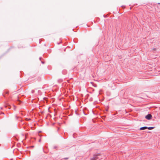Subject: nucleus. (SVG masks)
<instances>
[{
    "label": "nucleus",
    "instance_id": "nucleus-1",
    "mask_svg": "<svg viewBox=\"0 0 160 160\" xmlns=\"http://www.w3.org/2000/svg\"><path fill=\"white\" fill-rule=\"evenodd\" d=\"M101 156L99 153L95 154L93 155V157L90 160H97V159H100L99 157Z\"/></svg>",
    "mask_w": 160,
    "mask_h": 160
},
{
    "label": "nucleus",
    "instance_id": "nucleus-2",
    "mask_svg": "<svg viewBox=\"0 0 160 160\" xmlns=\"http://www.w3.org/2000/svg\"><path fill=\"white\" fill-rule=\"evenodd\" d=\"M152 118V116L151 114H148L146 115L145 117V118L148 120H149L151 119Z\"/></svg>",
    "mask_w": 160,
    "mask_h": 160
},
{
    "label": "nucleus",
    "instance_id": "nucleus-3",
    "mask_svg": "<svg viewBox=\"0 0 160 160\" xmlns=\"http://www.w3.org/2000/svg\"><path fill=\"white\" fill-rule=\"evenodd\" d=\"M147 127H146V126L140 128V130H145V129H147Z\"/></svg>",
    "mask_w": 160,
    "mask_h": 160
},
{
    "label": "nucleus",
    "instance_id": "nucleus-4",
    "mask_svg": "<svg viewBox=\"0 0 160 160\" xmlns=\"http://www.w3.org/2000/svg\"><path fill=\"white\" fill-rule=\"evenodd\" d=\"M154 128V127H147V129H148L149 130H152V129H153Z\"/></svg>",
    "mask_w": 160,
    "mask_h": 160
},
{
    "label": "nucleus",
    "instance_id": "nucleus-5",
    "mask_svg": "<svg viewBox=\"0 0 160 160\" xmlns=\"http://www.w3.org/2000/svg\"><path fill=\"white\" fill-rule=\"evenodd\" d=\"M42 59V58L41 57L39 58V60L41 61L42 63L43 64L44 63V62L41 61Z\"/></svg>",
    "mask_w": 160,
    "mask_h": 160
},
{
    "label": "nucleus",
    "instance_id": "nucleus-6",
    "mask_svg": "<svg viewBox=\"0 0 160 160\" xmlns=\"http://www.w3.org/2000/svg\"><path fill=\"white\" fill-rule=\"evenodd\" d=\"M14 48V47H11L9 49V50H11L12 48Z\"/></svg>",
    "mask_w": 160,
    "mask_h": 160
},
{
    "label": "nucleus",
    "instance_id": "nucleus-7",
    "mask_svg": "<svg viewBox=\"0 0 160 160\" xmlns=\"http://www.w3.org/2000/svg\"><path fill=\"white\" fill-rule=\"evenodd\" d=\"M9 93V92L8 91H6L5 92V94H8Z\"/></svg>",
    "mask_w": 160,
    "mask_h": 160
},
{
    "label": "nucleus",
    "instance_id": "nucleus-8",
    "mask_svg": "<svg viewBox=\"0 0 160 160\" xmlns=\"http://www.w3.org/2000/svg\"><path fill=\"white\" fill-rule=\"evenodd\" d=\"M41 93V92L40 91H38V94H39L40 95Z\"/></svg>",
    "mask_w": 160,
    "mask_h": 160
},
{
    "label": "nucleus",
    "instance_id": "nucleus-9",
    "mask_svg": "<svg viewBox=\"0 0 160 160\" xmlns=\"http://www.w3.org/2000/svg\"><path fill=\"white\" fill-rule=\"evenodd\" d=\"M13 107H14V110H15L16 109V107L15 106L13 105Z\"/></svg>",
    "mask_w": 160,
    "mask_h": 160
},
{
    "label": "nucleus",
    "instance_id": "nucleus-10",
    "mask_svg": "<svg viewBox=\"0 0 160 160\" xmlns=\"http://www.w3.org/2000/svg\"><path fill=\"white\" fill-rule=\"evenodd\" d=\"M53 98H52V99H51V101H50V102H53Z\"/></svg>",
    "mask_w": 160,
    "mask_h": 160
},
{
    "label": "nucleus",
    "instance_id": "nucleus-11",
    "mask_svg": "<svg viewBox=\"0 0 160 160\" xmlns=\"http://www.w3.org/2000/svg\"><path fill=\"white\" fill-rule=\"evenodd\" d=\"M4 114L3 112H2L1 113H0V115L1 114H3L4 115Z\"/></svg>",
    "mask_w": 160,
    "mask_h": 160
},
{
    "label": "nucleus",
    "instance_id": "nucleus-12",
    "mask_svg": "<svg viewBox=\"0 0 160 160\" xmlns=\"http://www.w3.org/2000/svg\"><path fill=\"white\" fill-rule=\"evenodd\" d=\"M8 109H10V108H10V106L9 105H8Z\"/></svg>",
    "mask_w": 160,
    "mask_h": 160
},
{
    "label": "nucleus",
    "instance_id": "nucleus-13",
    "mask_svg": "<svg viewBox=\"0 0 160 160\" xmlns=\"http://www.w3.org/2000/svg\"><path fill=\"white\" fill-rule=\"evenodd\" d=\"M53 148H54V149H56V148H57V147L56 146H54Z\"/></svg>",
    "mask_w": 160,
    "mask_h": 160
},
{
    "label": "nucleus",
    "instance_id": "nucleus-14",
    "mask_svg": "<svg viewBox=\"0 0 160 160\" xmlns=\"http://www.w3.org/2000/svg\"><path fill=\"white\" fill-rule=\"evenodd\" d=\"M15 117H16V119H18V117H17L16 116H15Z\"/></svg>",
    "mask_w": 160,
    "mask_h": 160
},
{
    "label": "nucleus",
    "instance_id": "nucleus-15",
    "mask_svg": "<svg viewBox=\"0 0 160 160\" xmlns=\"http://www.w3.org/2000/svg\"><path fill=\"white\" fill-rule=\"evenodd\" d=\"M49 116H50V115H49V114H48L47 116V118L48 117H49Z\"/></svg>",
    "mask_w": 160,
    "mask_h": 160
},
{
    "label": "nucleus",
    "instance_id": "nucleus-16",
    "mask_svg": "<svg viewBox=\"0 0 160 160\" xmlns=\"http://www.w3.org/2000/svg\"><path fill=\"white\" fill-rule=\"evenodd\" d=\"M63 159H68V158H64Z\"/></svg>",
    "mask_w": 160,
    "mask_h": 160
},
{
    "label": "nucleus",
    "instance_id": "nucleus-17",
    "mask_svg": "<svg viewBox=\"0 0 160 160\" xmlns=\"http://www.w3.org/2000/svg\"><path fill=\"white\" fill-rule=\"evenodd\" d=\"M50 109V107H48V110L49 111V112H50L49 110Z\"/></svg>",
    "mask_w": 160,
    "mask_h": 160
},
{
    "label": "nucleus",
    "instance_id": "nucleus-18",
    "mask_svg": "<svg viewBox=\"0 0 160 160\" xmlns=\"http://www.w3.org/2000/svg\"><path fill=\"white\" fill-rule=\"evenodd\" d=\"M3 96L4 97H5V94H3Z\"/></svg>",
    "mask_w": 160,
    "mask_h": 160
},
{
    "label": "nucleus",
    "instance_id": "nucleus-19",
    "mask_svg": "<svg viewBox=\"0 0 160 160\" xmlns=\"http://www.w3.org/2000/svg\"><path fill=\"white\" fill-rule=\"evenodd\" d=\"M34 92V90H32V93H33Z\"/></svg>",
    "mask_w": 160,
    "mask_h": 160
},
{
    "label": "nucleus",
    "instance_id": "nucleus-20",
    "mask_svg": "<svg viewBox=\"0 0 160 160\" xmlns=\"http://www.w3.org/2000/svg\"><path fill=\"white\" fill-rule=\"evenodd\" d=\"M18 101L19 102H21V101H20L19 100H18Z\"/></svg>",
    "mask_w": 160,
    "mask_h": 160
},
{
    "label": "nucleus",
    "instance_id": "nucleus-21",
    "mask_svg": "<svg viewBox=\"0 0 160 160\" xmlns=\"http://www.w3.org/2000/svg\"><path fill=\"white\" fill-rule=\"evenodd\" d=\"M33 147H34L33 146H32L31 147H32V148H33Z\"/></svg>",
    "mask_w": 160,
    "mask_h": 160
},
{
    "label": "nucleus",
    "instance_id": "nucleus-22",
    "mask_svg": "<svg viewBox=\"0 0 160 160\" xmlns=\"http://www.w3.org/2000/svg\"><path fill=\"white\" fill-rule=\"evenodd\" d=\"M40 141H41V140H40H40H39V142H40Z\"/></svg>",
    "mask_w": 160,
    "mask_h": 160
},
{
    "label": "nucleus",
    "instance_id": "nucleus-23",
    "mask_svg": "<svg viewBox=\"0 0 160 160\" xmlns=\"http://www.w3.org/2000/svg\"><path fill=\"white\" fill-rule=\"evenodd\" d=\"M5 107H7V106H5Z\"/></svg>",
    "mask_w": 160,
    "mask_h": 160
},
{
    "label": "nucleus",
    "instance_id": "nucleus-24",
    "mask_svg": "<svg viewBox=\"0 0 160 160\" xmlns=\"http://www.w3.org/2000/svg\"><path fill=\"white\" fill-rule=\"evenodd\" d=\"M103 16H104V17H105V16H104V15H103Z\"/></svg>",
    "mask_w": 160,
    "mask_h": 160
},
{
    "label": "nucleus",
    "instance_id": "nucleus-25",
    "mask_svg": "<svg viewBox=\"0 0 160 160\" xmlns=\"http://www.w3.org/2000/svg\"><path fill=\"white\" fill-rule=\"evenodd\" d=\"M103 16H104V17H105V16H104V15H103Z\"/></svg>",
    "mask_w": 160,
    "mask_h": 160
},
{
    "label": "nucleus",
    "instance_id": "nucleus-26",
    "mask_svg": "<svg viewBox=\"0 0 160 160\" xmlns=\"http://www.w3.org/2000/svg\"><path fill=\"white\" fill-rule=\"evenodd\" d=\"M158 4H159L160 5V3H159Z\"/></svg>",
    "mask_w": 160,
    "mask_h": 160
}]
</instances>
